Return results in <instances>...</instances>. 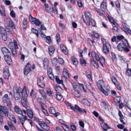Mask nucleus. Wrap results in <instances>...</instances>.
Instances as JSON below:
<instances>
[{"label": "nucleus", "instance_id": "obj_1", "mask_svg": "<svg viewBox=\"0 0 131 131\" xmlns=\"http://www.w3.org/2000/svg\"><path fill=\"white\" fill-rule=\"evenodd\" d=\"M116 38L119 40H122V42L119 43L117 46L118 49L119 51H123L126 52H129L130 50L129 49L131 48L129 45L128 41L124 39V37L122 35H118Z\"/></svg>", "mask_w": 131, "mask_h": 131}, {"label": "nucleus", "instance_id": "obj_2", "mask_svg": "<svg viewBox=\"0 0 131 131\" xmlns=\"http://www.w3.org/2000/svg\"><path fill=\"white\" fill-rule=\"evenodd\" d=\"M18 87L14 85L13 88L14 97L16 100H18L20 98V91Z\"/></svg>", "mask_w": 131, "mask_h": 131}, {"label": "nucleus", "instance_id": "obj_3", "mask_svg": "<svg viewBox=\"0 0 131 131\" xmlns=\"http://www.w3.org/2000/svg\"><path fill=\"white\" fill-rule=\"evenodd\" d=\"M85 17L83 16V19L86 24L88 26L90 25V19L91 16L88 11H86L84 13Z\"/></svg>", "mask_w": 131, "mask_h": 131}, {"label": "nucleus", "instance_id": "obj_4", "mask_svg": "<svg viewBox=\"0 0 131 131\" xmlns=\"http://www.w3.org/2000/svg\"><path fill=\"white\" fill-rule=\"evenodd\" d=\"M8 110L5 106H1L0 108V116L3 117L4 116H8Z\"/></svg>", "mask_w": 131, "mask_h": 131}, {"label": "nucleus", "instance_id": "obj_5", "mask_svg": "<svg viewBox=\"0 0 131 131\" xmlns=\"http://www.w3.org/2000/svg\"><path fill=\"white\" fill-rule=\"evenodd\" d=\"M111 48V46L108 42H107L105 44L103 45V51L105 54H107L108 53Z\"/></svg>", "mask_w": 131, "mask_h": 131}, {"label": "nucleus", "instance_id": "obj_6", "mask_svg": "<svg viewBox=\"0 0 131 131\" xmlns=\"http://www.w3.org/2000/svg\"><path fill=\"white\" fill-rule=\"evenodd\" d=\"M69 107H70L71 110L73 111L74 112L75 111V109L77 110V111L80 113H87L85 109L82 110L81 108L77 104L75 105L74 107H73L71 105H70Z\"/></svg>", "mask_w": 131, "mask_h": 131}, {"label": "nucleus", "instance_id": "obj_7", "mask_svg": "<svg viewBox=\"0 0 131 131\" xmlns=\"http://www.w3.org/2000/svg\"><path fill=\"white\" fill-rule=\"evenodd\" d=\"M31 66L29 62L27 63L24 69V74L25 75H27L31 71Z\"/></svg>", "mask_w": 131, "mask_h": 131}, {"label": "nucleus", "instance_id": "obj_8", "mask_svg": "<svg viewBox=\"0 0 131 131\" xmlns=\"http://www.w3.org/2000/svg\"><path fill=\"white\" fill-rule=\"evenodd\" d=\"M20 93L22 94V100H27V89L25 86H24L22 91H20Z\"/></svg>", "mask_w": 131, "mask_h": 131}, {"label": "nucleus", "instance_id": "obj_9", "mask_svg": "<svg viewBox=\"0 0 131 131\" xmlns=\"http://www.w3.org/2000/svg\"><path fill=\"white\" fill-rule=\"evenodd\" d=\"M14 42H10L8 45V47L10 49H14L15 48L18 49L17 43L16 41L14 40Z\"/></svg>", "mask_w": 131, "mask_h": 131}, {"label": "nucleus", "instance_id": "obj_10", "mask_svg": "<svg viewBox=\"0 0 131 131\" xmlns=\"http://www.w3.org/2000/svg\"><path fill=\"white\" fill-rule=\"evenodd\" d=\"M18 117L22 126L24 127V124L25 121L27 119V116L25 115H23V114H22L20 115V116L18 115Z\"/></svg>", "mask_w": 131, "mask_h": 131}, {"label": "nucleus", "instance_id": "obj_11", "mask_svg": "<svg viewBox=\"0 0 131 131\" xmlns=\"http://www.w3.org/2000/svg\"><path fill=\"white\" fill-rule=\"evenodd\" d=\"M11 55H8L4 56V57L5 61L9 65H12V60L11 59Z\"/></svg>", "mask_w": 131, "mask_h": 131}, {"label": "nucleus", "instance_id": "obj_12", "mask_svg": "<svg viewBox=\"0 0 131 131\" xmlns=\"http://www.w3.org/2000/svg\"><path fill=\"white\" fill-rule=\"evenodd\" d=\"M40 124V127L45 130L48 131L50 130V127L44 121H42Z\"/></svg>", "mask_w": 131, "mask_h": 131}, {"label": "nucleus", "instance_id": "obj_13", "mask_svg": "<svg viewBox=\"0 0 131 131\" xmlns=\"http://www.w3.org/2000/svg\"><path fill=\"white\" fill-rule=\"evenodd\" d=\"M49 112L50 113L54 114V116L55 117H57L60 115V113L59 112H56L55 109L53 107H50Z\"/></svg>", "mask_w": 131, "mask_h": 131}, {"label": "nucleus", "instance_id": "obj_14", "mask_svg": "<svg viewBox=\"0 0 131 131\" xmlns=\"http://www.w3.org/2000/svg\"><path fill=\"white\" fill-rule=\"evenodd\" d=\"M1 50L4 56L6 55H11V53L9 50L5 47H3L1 48Z\"/></svg>", "mask_w": 131, "mask_h": 131}, {"label": "nucleus", "instance_id": "obj_15", "mask_svg": "<svg viewBox=\"0 0 131 131\" xmlns=\"http://www.w3.org/2000/svg\"><path fill=\"white\" fill-rule=\"evenodd\" d=\"M91 56L93 58H95L96 60H100V58L101 56L97 53H96L95 52L92 51L91 52Z\"/></svg>", "mask_w": 131, "mask_h": 131}, {"label": "nucleus", "instance_id": "obj_16", "mask_svg": "<svg viewBox=\"0 0 131 131\" xmlns=\"http://www.w3.org/2000/svg\"><path fill=\"white\" fill-rule=\"evenodd\" d=\"M55 47L53 46H50L48 48V53L49 55L51 56L54 53Z\"/></svg>", "mask_w": 131, "mask_h": 131}, {"label": "nucleus", "instance_id": "obj_17", "mask_svg": "<svg viewBox=\"0 0 131 131\" xmlns=\"http://www.w3.org/2000/svg\"><path fill=\"white\" fill-rule=\"evenodd\" d=\"M26 112L28 116L31 118L33 117V113L31 108H26Z\"/></svg>", "mask_w": 131, "mask_h": 131}, {"label": "nucleus", "instance_id": "obj_18", "mask_svg": "<svg viewBox=\"0 0 131 131\" xmlns=\"http://www.w3.org/2000/svg\"><path fill=\"white\" fill-rule=\"evenodd\" d=\"M100 125L102 129L103 130H108L111 129V127L107 124L105 123H101Z\"/></svg>", "mask_w": 131, "mask_h": 131}, {"label": "nucleus", "instance_id": "obj_19", "mask_svg": "<svg viewBox=\"0 0 131 131\" xmlns=\"http://www.w3.org/2000/svg\"><path fill=\"white\" fill-rule=\"evenodd\" d=\"M37 84L39 86L42 88H43L45 87V84L43 81L42 80L40 79L39 78L37 80Z\"/></svg>", "mask_w": 131, "mask_h": 131}, {"label": "nucleus", "instance_id": "obj_20", "mask_svg": "<svg viewBox=\"0 0 131 131\" xmlns=\"http://www.w3.org/2000/svg\"><path fill=\"white\" fill-rule=\"evenodd\" d=\"M121 101V97L120 96H116L114 99V103L116 105L120 104Z\"/></svg>", "mask_w": 131, "mask_h": 131}, {"label": "nucleus", "instance_id": "obj_21", "mask_svg": "<svg viewBox=\"0 0 131 131\" xmlns=\"http://www.w3.org/2000/svg\"><path fill=\"white\" fill-rule=\"evenodd\" d=\"M7 123L10 130L13 131H17L16 128L14 126L13 124L11 122L8 121V122Z\"/></svg>", "mask_w": 131, "mask_h": 131}, {"label": "nucleus", "instance_id": "obj_22", "mask_svg": "<svg viewBox=\"0 0 131 131\" xmlns=\"http://www.w3.org/2000/svg\"><path fill=\"white\" fill-rule=\"evenodd\" d=\"M63 75L66 77L67 79H68L69 78L70 76L68 73V71L66 69L64 68L63 69Z\"/></svg>", "mask_w": 131, "mask_h": 131}, {"label": "nucleus", "instance_id": "obj_23", "mask_svg": "<svg viewBox=\"0 0 131 131\" xmlns=\"http://www.w3.org/2000/svg\"><path fill=\"white\" fill-rule=\"evenodd\" d=\"M14 109L15 111L17 113L20 115L23 114L22 110L18 106H15L14 107Z\"/></svg>", "mask_w": 131, "mask_h": 131}, {"label": "nucleus", "instance_id": "obj_24", "mask_svg": "<svg viewBox=\"0 0 131 131\" xmlns=\"http://www.w3.org/2000/svg\"><path fill=\"white\" fill-rule=\"evenodd\" d=\"M91 64L95 68L97 69L99 67L98 63L95 61L92 60L91 61Z\"/></svg>", "mask_w": 131, "mask_h": 131}, {"label": "nucleus", "instance_id": "obj_25", "mask_svg": "<svg viewBox=\"0 0 131 131\" xmlns=\"http://www.w3.org/2000/svg\"><path fill=\"white\" fill-rule=\"evenodd\" d=\"M55 90L56 91V93H58L59 94L62 92L63 91L62 89L58 84H57L56 85Z\"/></svg>", "mask_w": 131, "mask_h": 131}, {"label": "nucleus", "instance_id": "obj_26", "mask_svg": "<svg viewBox=\"0 0 131 131\" xmlns=\"http://www.w3.org/2000/svg\"><path fill=\"white\" fill-rule=\"evenodd\" d=\"M97 86L98 88L100 90L103 89V86L104 84V82L102 80H100L97 83Z\"/></svg>", "mask_w": 131, "mask_h": 131}, {"label": "nucleus", "instance_id": "obj_27", "mask_svg": "<svg viewBox=\"0 0 131 131\" xmlns=\"http://www.w3.org/2000/svg\"><path fill=\"white\" fill-rule=\"evenodd\" d=\"M101 8L102 11H105L107 8V6L106 2H103L101 4Z\"/></svg>", "mask_w": 131, "mask_h": 131}, {"label": "nucleus", "instance_id": "obj_28", "mask_svg": "<svg viewBox=\"0 0 131 131\" xmlns=\"http://www.w3.org/2000/svg\"><path fill=\"white\" fill-rule=\"evenodd\" d=\"M44 68L45 69L47 68L49 66V60L47 58H45L43 61Z\"/></svg>", "mask_w": 131, "mask_h": 131}, {"label": "nucleus", "instance_id": "obj_29", "mask_svg": "<svg viewBox=\"0 0 131 131\" xmlns=\"http://www.w3.org/2000/svg\"><path fill=\"white\" fill-rule=\"evenodd\" d=\"M81 102L85 105L87 106H90V104L88 100L86 99L82 98L81 99Z\"/></svg>", "mask_w": 131, "mask_h": 131}, {"label": "nucleus", "instance_id": "obj_30", "mask_svg": "<svg viewBox=\"0 0 131 131\" xmlns=\"http://www.w3.org/2000/svg\"><path fill=\"white\" fill-rule=\"evenodd\" d=\"M99 59L100 60H98V61H100V63L101 65L103 67H104V65H105V58L101 56Z\"/></svg>", "mask_w": 131, "mask_h": 131}, {"label": "nucleus", "instance_id": "obj_31", "mask_svg": "<svg viewBox=\"0 0 131 131\" xmlns=\"http://www.w3.org/2000/svg\"><path fill=\"white\" fill-rule=\"evenodd\" d=\"M71 59L74 65L76 66L78 64V60L76 57L72 56L71 57Z\"/></svg>", "mask_w": 131, "mask_h": 131}, {"label": "nucleus", "instance_id": "obj_32", "mask_svg": "<svg viewBox=\"0 0 131 131\" xmlns=\"http://www.w3.org/2000/svg\"><path fill=\"white\" fill-rule=\"evenodd\" d=\"M112 31L114 34H116L118 32V30L117 27L116 26V24L113 25Z\"/></svg>", "mask_w": 131, "mask_h": 131}, {"label": "nucleus", "instance_id": "obj_33", "mask_svg": "<svg viewBox=\"0 0 131 131\" xmlns=\"http://www.w3.org/2000/svg\"><path fill=\"white\" fill-rule=\"evenodd\" d=\"M30 95L32 98H33L34 99L36 97V93L33 89H32L31 90V92L30 93Z\"/></svg>", "mask_w": 131, "mask_h": 131}, {"label": "nucleus", "instance_id": "obj_34", "mask_svg": "<svg viewBox=\"0 0 131 131\" xmlns=\"http://www.w3.org/2000/svg\"><path fill=\"white\" fill-rule=\"evenodd\" d=\"M73 94L77 98H79L81 96L80 94L78 91L75 90L72 92Z\"/></svg>", "mask_w": 131, "mask_h": 131}, {"label": "nucleus", "instance_id": "obj_35", "mask_svg": "<svg viewBox=\"0 0 131 131\" xmlns=\"http://www.w3.org/2000/svg\"><path fill=\"white\" fill-rule=\"evenodd\" d=\"M8 24L9 26L11 27L13 29H15L16 27L14 22L11 20H10L8 21Z\"/></svg>", "mask_w": 131, "mask_h": 131}, {"label": "nucleus", "instance_id": "obj_36", "mask_svg": "<svg viewBox=\"0 0 131 131\" xmlns=\"http://www.w3.org/2000/svg\"><path fill=\"white\" fill-rule=\"evenodd\" d=\"M3 101L4 103L7 102L9 101L8 95L7 94H5L2 98Z\"/></svg>", "mask_w": 131, "mask_h": 131}, {"label": "nucleus", "instance_id": "obj_37", "mask_svg": "<svg viewBox=\"0 0 131 131\" xmlns=\"http://www.w3.org/2000/svg\"><path fill=\"white\" fill-rule=\"evenodd\" d=\"M107 17L109 21L112 23L113 25H115V24H117L116 22L113 20L111 16L108 15L107 16Z\"/></svg>", "mask_w": 131, "mask_h": 131}, {"label": "nucleus", "instance_id": "obj_38", "mask_svg": "<svg viewBox=\"0 0 131 131\" xmlns=\"http://www.w3.org/2000/svg\"><path fill=\"white\" fill-rule=\"evenodd\" d=\"M52 63L53 66H56L57 63V59L56 58H53L51 59Z\"/></svg>", "mask_w": 131, "mask_h": 131}, {"label": "nucleus", "instance_id": "obj_39", "mask_svg": "<svg viewBox=\"0 0 131 131\" xmlns=\"http://www.w3.org/2000/svg\"><path fill=\"white\" fill-rule=\"evenodd\" d=\"M111 79L112 82L114 85H116V84H117V83H119L115 77L112 76Z\"/></svg>", "mask_w": 131, "mask_h": 131}, {"label": "nucleus", "instance_id": "obj_40", "mask_svg": "<svg viewBox=\"0 0 131 131\" xmlns=\"http://www.w3.org/2000/svg\"><path fill=\"white\" fill-rule=\"evenodd\" d=\"M87 42L91 46H92L94 45V43L95 42V41L94 40H91L90 38H88Z\"/></svg>", "mask_w": 131, "mask_h": 131}, {"label": "nucleus", "instance_id": "obj_41", "mask_svg": "<svg viewBox=\"0 0 131 131\" xmlns=\"http://www.w3.org/2000/svg\"><path fill=\"white\" fill-rule=\"evenodd\" d=\"M80 62L82 66H85L86 65V62L84 59L80 58Z\"/></svg>", "mask_w": 131, "mask_h": 131}, {"label": "nucleus", "instance_id": "obj_42", "mask_svg": "<svg viewBox=\"0 0 131 131\" xmlns=\"http://www.w3.org/2000/svg\"><path fill=\"white\" fill-rule=\"evenodd\" d=\"M3 75L4 79H8L9 77L10 76L9 72L3 73Z\"/></svg>", "mask_w": 131, "mask_h": 131}, {"label": "nucleus", "instance_id": "obj_43", "mask_svg": "<svg viewBox=\"0 0 131 131\" xmlns=\"http://www.w3.org/2000/svg\"><path fill=\"white\" fill-rule=\"evenodd\" d=\"M94 9L100 15L103 16L104 15L103 12L105 11H102L101 9H98L96 7H94Z\"/></svg>", "mask_w": 131, "mask_h": 131}, {"label": "nucleus", "instance_id": "obj_44", "mask_svg": "<svg viewBox=\"0 0 131 131\" xmlns=\"http://www.w3.org/2000/svg\"><path fill=\"white\" fill-rule=\"evenodd\" d=\"M27 21L26 18H24L23 21L22 26L23 28L26 29L27 27Z\"/></svg>", "mask_w": 131, "mask_h": 131}, {"label": "nucleus", "instance_id": "obj_45", "mask_svg": "<svg viewBox=\"0 0 131 131\" xmlns=\"http://www.w3.org/2000/svg\"><path fill=\"white\" fill-rule=\"evenodd\" d=\"M48 76L49 78L52 80H53L54 79V77L53 73L51 72L50 71L49 72L48 71Z\"/></svg>", "mask_w": 131, "mask_h": 131}, {"label": "nucleus", "instance_id": "obj_46", "mask_svg": "<svg viewBox=\"0 0 131 131\" xmlns=\"http://www.w3.org/2000/svg\"><path fill=\"white\" fill-rule=\"evenodd\" d=\"M21 103L23 106L25 108H28V102L27 100H22Z\"/></svg>", "mask_w": 131, "mask_h": 131}, {"label": "nucleus", "instance_id": "obj_47", "mask_svg": "<svg viewBox=\"0 0 131 131\" xmlns=\"http://www.w3.org/2000/svg\"><path fill=\"white\" fill-rule=\"evenodd\" d=\"M101 105L104 107L105 109H107L108 108V107L106 104V103L105 101L102 102L101 103Z\"/></svg>", "mask_w": 131, "mask_h": 131}, {"label": "nucleus", "instance_id": "obj_48", "mask_svg": "<svg viewBox=\"0 0 131 131\" xmlns=\"http://www.w3.org/2000/svg\"><path fill=\"white\" fill-rule=\"evenodd\" d=\"M46 91L48 94L50 96H51L53 93V92L51 91V89L49 88H47L46 89Z\"/></svg>", "mask_w": 131, "mask_h": 131}, {"label": "nucleus", "instance_id": "obj_49", "mask_svg": "<svg viewBox=\"0 0 131 131\" xmlns=\"http://www.w3.org/2000/svg\"><path fill=\"white\" fill-rule=\"evenodd\" d=\"M31 31L34 34H35L37 37H38L39 36V34L38 31L36 29L32 28Z\"/></svg>", "mask_w": 131, "mask_h": 131}, {"label": "nucleus", "instance_id": "obj_50", "mask_svg": "<svg viewBox=\"0 0 131 131\" xmlns=\"http://www.w3.org/2000/svg\"><path fill=\"white\" fill-rule=\"evenodd\" d=\"M86 73L88 78L90 81H92V74L91 71H90L89 72H86Z\"/></svg>", "mask_w": 131, "mask_h": 131}, {"label": "nucleus", "instance_id": "obj_51", "mask_svg": "<svg viewBox=\"0 0 131 131\" xmlns=\"http://www.w3.org/2000/svg\"><path fill=\"white\" fill-rule=\"evenodd\" d=\"M1 35L3 40L4 41H6L7 38V33L2 34Z\"/></svg>", "mask_w": 131, "mask_h": 131}, {"label": "nucleus", "instance_id": "obj_52", "mask_svg": "<svg viewBox=\"0 0 131 131\" xmlns=\"http://www.w3.org/2000/svg\"><path fill=\"white\" fill-rule=\"evenodd\" d=\"M58 61L59 63L61 64H63L64 63V60L62 58H59L58 59Z\"/></svg>", "mask_w": 131, "mask_h": 131}, {"label": "nucleus", "instance_id": "obj_53", "mask_svg": "<svg viewBox=\"0 0 131 131\" xmlns=\"http://www.w3.org/2000/svg\"><path fill=\"white\" fill-rule=\"evenodd\" d=\"M0 13L2 16H6L5 11L4 10H3V8L1 6H0Z\"/></svg>", "mask_w": 131, "mask_h": 131}, {"label": "nucleus", "instance_id": "obj_54", "mask_svg": "<svg viewBox=\"0 0 131 131\" xmlns=\"http://www.w3.org/2000/svg\"><path fill=\"white\" fill-rule=\"evenodd\" d=\"M0 32L1 34L6 33L5 28L2 26L0 27Z\"/></svg>", "mask_w": 131, "mask_h": 131}, {"label": "nucleus", "instance_id": "obj_55", "mask_svg": "<svg viewBox=\"0 0 131 131\" xmlns=\"http://www.w3.org/2000/svg\"><path fill=\"white\" fill-rule=\"evenodd\" d=\"M55 95H56V99L58 100H60L62 98V96L60 94H57L56 93Z\"/></svg>", "mask_w": 131, "mask_h": 131}, {"label": "nucleus", "instance_id": "obj_56", "mask_svg": "<svg viewBox=\"0 0 131 131\" xmlns=\"http://www.w3.org/2000/svg\"><path fill=\"white\" fill-rule=\"evenodd\" d=\"M29 19L30 21L31 22H34L36 19V18L33 17L31 14H30L29 16Z\"/></svg>", "mask_w": 131, "mask_h": 131}, {"label": "nucleus", "instance_id": "obj_57", "mask_svg": "<svg viewBox=\"0 0 131 131\" xmlns=\"http://www.w3.org/2000/svg\"><path fill=\"white\" fill-rule=\"evenodd\" d=\"M33 119L34 121L38 122L39 125H40V123H41V122H42V121H40L39 119L36 116H34V117Z\"/></svg>", "mask_w": 131, "mask_h": 131}, {"label": "nucleus", "instance_id": "obj_58", "mask_svg": "<svg viewBox=\"0 0 131 131\" xmlns=\"http://www.w3.org/2000/svg\"><path fill=\"white\" fill-rule=\"evenodd\" d=\"M5 103L6 104L8 108H10L12 107V104L11 101L10 100L7 102Z\"/></svg>", "mask_w": 131, "mask_h": 131}, {"label": "nucleus", "instance_id": "obj_59", "mask_svg": "<svg viewBox=\"0 0 131 131\" xmlns=\"http://www.w3.org/2000/svg\"><path fill=\"white\" fill-rule=\"evenodd\" d=\"M56 38L57 43H59L60 41V36L59 34L58 33L56 34Z\"/></svg>", "mask_w": 131, "mask_h": 131}, {"label": "nucleus", "instance_id": "obj_60", "mask_svg": "<svg viewBox=\"0 0 131 131\" xmlns=\"http://www.w3.org/2000/svg\"><path fill=\"white\" fill-rule=\"evenodd\" d=\"M126 74L128 76L130 77L131 76V69H127L126 72Z\"/></svg>", "mask_w": 131, "mask_h": 131}, {"label": "nucleus", "instance_id": "obj_61", "mask_svg": "<svg viewBox=\"0 0 131 131\" xmlns=\"http://www.w3.org/2000/svg\"><path fill=\"white\" fill-rule=\"evenodd\" d=\"M36 25L37 26H39V25L41 24V22L40 21L39 19H36L34 22Z\"/></svg>", "mask_w": 131, "mask_h": 131}, {"label": "nucleus", "instance_id": "obj_62", "mask_svg": "<svg viewBox=\"0 0 131 131\" xmlns=\"http://www.w3.org/2000/svg\"><path fill=\"white\" fill-rule=\"evenodd\" d=\"M56 82L58 84H60L61 83L62 81L61 80H60L59 79V77L58 76H57L56 77Z\"/></svg>", "mask_w": 131, "mask_h": 131}, {"label": "nucleus", "instance_id": "obj_63", "mask_svg": "<svg viewBox=\"0 0 131 131\" xmlns=\"http://www.w3.org/2000/svg\"><path fill=\"white\" fill-rule=\"evenodd\" d=\"M46 42L48 43H50L51 42V41L50 36H47L46 37Z\"/></svg>", "mask_w": 131, "mask_h": 131}, {"label": "nucleus", "instance_id": "obj_64", "mask_svg": "<svg viewBox=\"0 0 131 131\" xmlns=\"http://www.w3.org/2000/svg\"><path fill=\"white\" fill-rule=\"evenodd\" d=\"M112 59L113 61L116 60V56L115 54L113 52H111Z\"/></svg>", "mask_w": 131, "mask_h": 131}]
</instances>
